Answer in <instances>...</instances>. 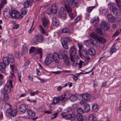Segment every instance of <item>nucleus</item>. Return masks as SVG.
<instances>
[{
  "label": "nucleus",
  "instance_id": "423d86ee",
  "mask_svg": "<svg viewBox=\"0 0 121 121\" xmlns=\"http://www.w3.org/2000/svg\"><path fill=\"white\" fill-rule=\"evenodd\" d=\"M30 53H33V52L36 53V54H40V57L42 58V49L41 48H36L34 47H31V48L29 50Z\"/></svg>",
  "mask_w": 121,
  "mask_h": 121
},
{
  "label": "nucleus",
  "instance_id": "393cba45",
  "mask_svg": "<svg viewBox=\"0 0 121 121\" xmlns=\"http://www.w3.org/2000/svg\"><path fill=\"white\" fill-rule=\"evenodd\" d=\"M59 100L58 99V97H54L53 100V101L52 102L51 104L50 105L51 107L53 105H55L56 104L59 103Z\"/></svg>",
  "mask_w": 121,
  "mask_h": 121
},
{
  "label": "nucleus",
  "instance_id": "ddd939ff",
  "mask_svg": "<svg viewBox=\"0 0 121 121\" xmlns=\"http://www.w3.org/2000/svg\"><path fill=\"white\" fill-rule=\"evenodd\" d=\"M86 43H90L91 44L95 47L97 48H99L100 46V43L99 42H98L97 41L95 42V41L91 39L87 41Z\"/></svg>",
  "mask_w": 121,
  "mask_h": 121
},
{
  "label": "nucleus",
  "instance_id": "dca6fc26",
  "mask_svg": "<svg viewBox=\"0 0 121 121\" xmlns=\"http://www.w3.org/2000/svg\"><path fill=\"white\" fill-rule=\"evenodd\" d=\"M35 39L38 42L40 43L42 42L44 40V38L40 34H38L36 36Z\"/></svg>",
  "mask_w": 121,
  "mask_h": 121
},
{
  "label": "nucleus",
  "instance_id": "9b49d317",
  "mask_svg": "<svg viewBox=\"0 0 121 121\" xmlns=\"http://www.w3.org/2000/svg\"><path fill=\"white\" fill-rule=\"evenodd\" d=\"M69 53L70 54V58L71 60L73 56L77 54V51L76 48L74 46H73L70 48L69 50Z\"/></svg>",
  "mask_w": 121,
  "mask_h": 121
},
{
  "label": "nucleus",
  "instance_id": "09e8293b",
  "mask_svg": "<svg viewBox=\"0 0 121 121\" xmlns=\"http://www.w3.org/2000/svg\"><path fill=\"white\" fill-rule=\"evenodd\" d=\"M13 110H12L11 108H9L6 111V115L7 116H9L11 113L12 111Z\"/></svg>",
  "mask_w": 121,
  "mask_h": 121
},
{
  "label": "nucleus",
  "instance_id": "39448f33",
  "mask_svg": "<svg viewBox=\"0 0 121 121\" xmlns=\"http://www.w3.org/2000/svg\"><path fill=\"white\" fill-rule=\"evenodd\" d=\"M52 54H48L44 60V63L45 65H50L53 61Z\"/></svg>",
  "mask_w": 121,
  "mask_h": 121
},
{
  "label": "nucleus",
  "instance_id": "ea45409f",
  "mask_svg": "<svg viewBox=\"0 0 121 121\" xmlns=\"http://www.w3.org/2000/svg\"><path fill=\"white\" fill-rule=\"evenodd\" d=\"M116 45L114 44L112 46L111 49L110 51V53H111L112 54L113 53L115 52L117 50L115 48Z\"/></svg>",
  "mask_w": 121,
  "mask_h": 121
},
{
  "label": "nucleus",
  "instance_id": "a19ab883",
  "mask_svg": "<svg viewBox=\"0 0 121 121\" xmlns=\"http://www.w3.org/2000/svg\"><path fill=\"white\" fill-rule=\"evenodd\" d=\"M94 6L89 7H88L86 9V11L88 13H90L92 10L94 8Z\"/></svg>",
  "mask_w": 121,
  "mask_h": 121
},
{
  "label": "nucleus",
  "instance_id": "5701e85b",
  "mask_svg": "<svg viewBox=\"0 0 121 121\" xmlns=\"http://www.w3.org/2000/svg\"><path fill=\"white\" fill-rule=\"evenodd\" d=\"M108 20L110 22H114L115 21V17L112 14H109L107 16Z\"/></svg>",
  "mask_w": 121,
  "mask_h": 121
},
{
  "label": "nucleus",
  "instance_id": "5fc2aeb1",
  "mask_svg": "<svg viewBox=\"0 0 121 121\" xmlns=\"http://www.w3.org/2000/svg\"><path fill=\"white\" fill-rule=\"evenodd\" d=\"M57 113H56L55 114H52L51 116V118L52 119H53L55 118L57 115Z\"/></svg>",
  "mask_w": 121,
  "mask_h": 121
},
{
  "label": "nucleus",
  "instance_id": "f3484780",
  "mask_svg": "<svg viewBox=\"0 0 121 121\" xmlns=\"http://www.w3.org/2000/svg\"><path fill=\"white\" fill-rule=\"evenodd\" d=\"M27 107H26L25 105L23 104H22L19 106V109L21 112L24 113L27 110Z\"/></svg>",
  "mask_w": 121,
  "mask_h": 121
},
{
  "label": "nucleus",
  "instance_id": "774afa93",
  "mask_svg": "<svg viewBox=\"0 0 121 121\" xmlns=\"http://www.w3.org/2000/svg\"><path fill=\"white\" fill-rule=\"evenodd\" d=\"M115 21L114 22H119L121 20V19L119 17H117L116 18H115Z\"/></svg>",
  "mask_w": 121,
  "mask_h": 121
},
{
  "label": "nucleus",
  "instance_id": "603ef678",
  "mask_svg": "<svg viewBox=\"0 0 121 121\" xmlns=\"http://www.w3.org/2000/svg\"><path fill=\"white\" fill-rule=\"evenodd\" d=\"M28 2L27 1L25 2L23 4L24 7H23V8H25L26 9L27 8L29 7V4Z\"/></svg>",
  "mask_w": 121,
  "mask_h": 121
},
{
  "label": "nucleus",
  "instance_id": "69168bd1",
  "mask_svg": "<svg viewBox=\"0 0 121 121\" xmlns=\"http://www.w3.org/2000/svg\"><path fill=\"white\" fill-rule=\"evenodd\" d=\"M19 52H16L14 54V55L15 57L17 58H18L19 57Z\"/></svg>",
  "mask_w": 121,
  "mask_h": 121
},
{
  "label": "nucleus",
  "instance_id": "f257e3e1",
  "mask_svg": "<svg viewBox=\"0 0 121 121\" xmlns=\"http://www.w3.org/2000/svg\"><path fill=\"white\" fill-rule=\"evenodd\" d=\"M78 0H66L64 2L65 8L68 12L71 10V8L69 4L73 8H74L77 4Z\"/></svg>",
  "mask_w": 121,
  "mask_h": 121
},
{
  "label": "nucleus",
  "instance_id": "aec40b11",
  "mask_svg": "<svg viewBox=\"0 0 121 121\" xmlns=\"http://www.w3.org/2000/svg\"><path fill=\"white\" fill-rule=\"evenodd\" d=\"M52 23L53 26L57 27L59 26V22L57 19L55 17H53L52 19Z\"/></svg>",
  "mask_w": 121,
  "mask_h": 121
},
{
  "label": "nucleus",
  "instance_id": "6e6552de",
  "mask_svg": "<svg viewBox=\"0 0 121 121\" xmlns=\"http://www.w3.org/2000/svg\"><path fill=\"white\" fill-rule=\"evenodd\" d=\"M57 8L55 4L53 5L51 8H48L47 11V13L49 15L51 13L53 14H56L57 12Z\"/></svg>",
  "mask_w": 121,
  "mask_h": 121
},
{
  "label": "nucleus",
  "instance_id": "9d476101",
  "mask_svg": "<svg viewBox=\"0 0 121 121\" xmlns=\"http://www.w3.org/2000/svg\"><path fill=\"white\" fill-rule=\"evenodd\" d=\"M100 26L101 29L107 30L109 29L110 25L108 22L105 21H103L101 23Z\"/></svg>",
  "mask_w": 121,
  "mask_h": 121
},
{
  "label": "nucleus",
  "instance_id": "c756f323",
  "mask_svg": "<svg viewBox=\"0 0 121 121\" xmlns=\"http://www.w3.org/2000/svg\"><path fill=\"white\" fill-rule=\"evenodd\" d=\"M28 49L26 45H24L22 49V53L23 54H25L28 51Z\"/></svg>",
  "mask_w": 121,
  "mask_h": 121
},
{
  "label": "nucleus",
  "instance_id": "e433bc0d",
  "mask_svg": "<svg viewBox=\"0 0 121 121\" xmlns=\"http://www.w3.org/2000/svg\"><path fill=\"white\" fill-rule=\"evenodd\" d=\"M98 22L99 20L97 18L96 19L95 18H94L91 20V22L92 23H93V25H95Z\"/></svg>",
  "mask_w": 121,
  "mask_h": 121
},
{
  "label": "nucleus",
  "instance_id": "13d9d810",
  "mask_svg": "<svg viewBox=\"0 0 121 121\" xmlns=\"http://www.w3.org/2000/svg\"><path fill=\"white\" fill-rule=\"evenodd\" d=\"M120 33V32H119V30H117L115 33H114V36H117Z\"/></svg>",
  "mask_w": 121,
  "mask_h": 121
},
{
  "label": "nucleus",
  "instance_id": "1a4fd4ad",
  "mask_svg": "<svg viewBox=\"0 0 121 121\" xmlns=\"http://www.w3.org/2000/svg\"><path fill=\"white\" fill-rule=\"evenodd\" d=\"M10 16L12 18L14 19L18 18L20 17L21 18L23 17L22 16H20V14L19 13L15 10H13L11 11Z\"/></svg>",
  "mask_w": 121,
  "mask_h": 121
},
{
  "label": "nucleus",
  "instance_id": "7c9ffc66",
  "mask_svg": "<svg viewBox=\"0 0 121 121\" xmlns=\"http://www.w3.org/2000/svg\"><path fill=\"white\" fill-rule=\"evenodd\" d=\"M27 111V113L29 116L32 117H34L35 116V113L32 112L31 110L28 109Z\"/></svg>",
  "mask_w": 121,
  "mask_h": 121
},
{
  "label": "nucleus",
  "instance_id": "a211bd4d",
  "mask_svg": "<svg viewBox=\"0 0 121 121\" xmlns=\"http://www.w3.org/2000/svg\"><path fill=\"white\" fill-rule=\"evenodd\" d=\"M82 97L84 100L86 101H89L91 98V96L90 95L87 93H85L83 94Z\"/></svg>",
  "mask_w": 121,
  "mask_h": 121
},
{
  "label": "nucleus",
  "instance_id": "37998d69",
  "mask_svg": "<svg viewBox=\"0 0 121 121\" xmlns=\"http://www.w3.org/2000/svg\"><path fill=\"white\" fill-rule=\"evenodd\" d=\"M63 41H65V42L67 43L69 42H71V40L69 37H65V40H63Z\"/></svg>",
  "mask_w": 121,
  "mask_h": 121
},
{
  "label": "nucleus",
  "instance_id": "3c124183",
  "mask_svg": "<svg viewBox=\"0 0 121 121\" xmlns=\"http://www.w3.org/2000/svg\"><path fill=\"white\" fill-rule=\"evenodd\" d=\"M77 111L78 113L79 114H82L84 112V111L81 108H79L77 110Z\"/></svg>",
  "mask_w": 121,
  "mask_h": 121
},
{
  "label": "nucleus",
  "instance_id": "473e14b6",
  "mask_svg": "<svg viewBox=\"0 0 121 121\" xmlns=\"http://www.w3.org/2000/svg\"><path fill=\"white\" fill-rule=\"evenodd\" d=\"M77 99V97L76 96L74 95L73 94H72L69 97L70 100L72 101H74L76 100Z\"/></svg>",
  "mask_w": 121,
  "mask_h": 121
},
{
  "label": "nucleus",
  "instance_id": "79ce46f5",
  "mask_svg": "<svg viewBox=\"0 0 121 121\" xmlns=\"http://www.w3.org/2000/svg\"><path fill=\"white\" fill-rule=\"evenodd\" d=\"M73 63H72V65L73 66H75L77 64V60L74 59L73 57L72 58V60H71Z\"/></svg>",
  "mask_w": 121,
  "mask_h": 121
},
{
  "label": "nucleus",
  "instance_id": "864d4df0",
  "mask_svg": "<svg viewBox=\"0 0 121 121\" xmlns=\"http://www.w3.org/2000/svg\"><path fill=\"white\" fill-rule=\"evenodd\" d=\"M72 10L69 12H68L67 11V13H69V15L70 17L72 19H73L75 18V17L73 16V13H72L71 12Z\"/></svg>",
  "mask_w": 121,
  "mask_h": 121
},
{
  "label": "nucleus",
  "instance_id": "6ab92c4d",
  "mask_svg": "<svg viewBox=\"0 0 121 121\" xmlns=\"http://www.w3.org/2000/svg\"><path fill=\"white\" fill-rule=\"evenodd\" d=\"M3 14L4 17L6 19H8L10 15L9 10L5 9L4 11Z\"/></svg>",
  "mask_w": 121,
  "mask_h": 121
},
{
  "label": "nucleus",
  "instance_id": "680f3d73",
  "mask_svg": "<svg viewBox=\"0 0 121 121\" xmlns=\"http://www.w3.org/2000/svg\"><path fill=\"white\" fill-rule=\"evenodd\" d=\"M80 16H78L75 19L74 21L75 23H77L80 19Z\"/></svg>",
  "mask_w": 121,
  "mask_h": 121
},
{
  "label": "nucleus",
  "instance_id": "2eb2a0df",
  "mask_svg": "<svg viewBox=\"0 0 121 121\" xmlns=\"http://www.w3.org/2000/svg\"><path fill=\"white\" fill-rule=\"evenodd\" d=\"M43 25V26L46 29H47L48 28V22L47 18L45 17H44L42 18Z\"/></svg>",
  "mask_w": 121,
  "mask_h": 121
},
{
  "label": "nucleus",
  "instance_id": "338daca9",
  "mask_svg": "<svg viewBox=\"0 0 121 121\" xmlns=\"http://www.w3.org/2000/svg\"><path fill=\"white\" fill-rule=\"evenodd\" d=\"M85 57L86 59L87 60V63H86V64L89 61V60L90 59V58L89 57L88 55H86L85 56Z\"/></svg>",
  "mask_w": 121,
  "mask_h": 121
},
{
  "label": "nucleus",
  "instance_id": "bf43d9fd",
  "mask_svg": "<svg viewBox=\"0 0 121 121\" xmlns=\"http://www.w3.org/2000/svg\"><path fill=\"white\" fill-rule=\"evenodd\" d=\"M97 86V83L96 82L94 81L93 82V87L95 88V91L96 90L95 89V87Z\"/></svg>",
  "mask_w": 121,
  "mask_h": 121
},
{
  "label": "nucleus",
  "instance_id": "cd10ccee",
  "mask_svg": "<svg viewBox=\"0 0 121 121\" xmlns=\"http://www.w3.org/2000/svg\"><path fill=\"white\" fill-rule=\"evenodd\" d=\"M89 53L92 56H94L95 55V51L94 48H91L89 50Z\"/></svg>",
  "mask_w": 121,
  "mask_h": 121
},
{
  "label": "nucleus",
  "instance_id": "b1692460",
  "mask_svg": "<svg viewBox=\"0 0 121 121\" xmlns=\"http://www.w3.org/2000/svg\"><path fill=\"white\" fill-rule=\"evenodd\" d=\"M6 65H7L3 61L0 63V71L2 72L4 71L5 69Z\"/></svg>",
  "mask_w": 121,
  "mask_h": 121
},
{
  "label": "nucleus",
  "instance_id": "7ed1b4c3",
  "mask_svg": "<svg viewBox=\"0 0 121 121\" xmlns=\"http://www.w3.org/2000/svg\"><path fill=\"white\" fill-rule=\"evenodd\" d=\"M90 35L92 38L101 44L104 43L106 41V39L104 38L97 35L95 33H92Z\"/></svg>",
  "mask_w": 121,
  "mask_h": 121
},
{
  "label": "nucleus",
  "instance_id": "c9c22d12",
  "mask_svg": "<svg viewBox=\"0 0 121 121\" xmlns=\"http://www.w3.org/2000/svg\"><path fill=\"white\" fill-rule=\"evenodd\" d=\"M112 11L113 13L117 16H118L119 15V14L117 13V11L118 9L116 7L113 8L112 9Z\"/></svg>",
  "mask_w": 121,
  "mask_h": 121
},
{
  "label": "nucleus",
  "instance_id": "f8f14e48",
  "mask_svg": "<svg viewBox=\"0 0 121 121\" xmlns=\"http://www.w3.org/2000/svg\"><path fill=\"white\" fill-rule=\"evenodd\" d=\"M58 15L60 17L63 19H65L66 17V13L63 7L61 8L59 12Z\"/></svg>",
  "mask_w": 121,
  "mask_h": 121
},
{
  "label": "nucleus",
  "instance_id": "a878e982",
  "mask_svg": "<svg viewBox=\"0 0 121 121\" xmlns=\"http://www.w3.org/2000/svg\"><path fill=\"white\" fill-rule=\"evenodd\" d=\"M75 113L74 112H72L71 113L67 114L66 119L69 120L71 119L72 118L75 117Z\"/></svg>",
  "mask_w": 121,
  "mask_h": 121
},
{
  "label": "nucleus",
  "instance_id": "4d7b16f0",
  "mask_svg": "<svg viewBox=\"0 0 121 121\" xmlns=\"http://www.w3.org/2000/svg\"><path fill=\"white\" fill-rule=\"evenodd\" d=\"M114 4L113 3H109L108 5V7L110 9V10L113 7Z\"/></svg>",
  "mask_w": 121,
  "mask_h": 121
},
{
  "label": "nucleus",
  "instance_id": "4468645a",
  "mask_svg": "<svg viewBox=\"0 0 121 121\" xmlns=\"http://www.w3.org/2000/svg\"><path fill=\"white\" fill-rule=\"evenodd\" d=\"M75 117L78 121H86V120L85 117H83L82 115L80 114L77 115Z\"/></svg>",
  "mask_w": 121,
  "mask_h": 121
},
{
  "label": "nucleus",
  "instance_id": "0eeeda50",
  "mask_svg": "<svg viewBox=\"0 0 121 121\" xmlns=\"http://www.w3.org/2000/svg\"><path fill=\"white\" fill-rule=\"evenodd\" d=\"M64 51V50L60 51L58 53V54L56 53L55 52L52 55L53 60V59L54 61L56 63H58L59 61V59H60V54Z\"/></svg>",
  "mask_w": 121,
  "mask_h": 121
},
{
  "label": "nucleus",
  "instance_id": "a18cd8bd",
  "mask_svg": "<svg viewBox=\"0 0 121 121\" xmlns=\"http://www.w3.org/2000/svg\"><path fill=\"white\" fill-rule=\"evenodd\" d=\"M4 99L6 100H7L9 99V96L7 93H4Z\"/></svg>",
  "mask_w": 121,
  "mask_h": 121
},
{
  "label": "nucleus",
  "instance_id": "49530a36",
  "mask_svg": "<svg viewBox=\"0 0 121 121\" xmlns=\"http://www.w3.org/2000/svg\"><path fill=\"white\" fill-rule=\"evenodd\" d=\"M62 32L64 33H68L69 32V30L67 28H65L63 29L62 30Z\"/></svg>",
  "mask_w": 121,
  "mask_h": 121
},
{
  "label": "nucleus",
  "instance_id": "20e7f679",
  "mask_svg": "<svg viewBox=\"0 0 121 121\" xmlns=\"http://www.w3.org/2000/svg\"><path fill=\"white\" fill-rule=\"evenodd\" d=\"M3 61L7 65H8L9 63H12L14 61V57L11 54H9L7 57H4L3 59Z\"/></svg>",
  "mask_w": 121,
  "mask_h": 121
},
{
  "label": "nucleus",
  "instance_id": "6e6d98bb",
  "mask_svg": "<svg viewBox=\"0 0 121 121\" xmlns=\"http://www.w3.org/2000/svg\"><path fill=\"white\" fill-rule=\"evenodd\" d=\"M66 111L67 113H69L70 112H72V109L70 108H68L66 109Z\"/></svg>",
  "mask_w": 121,
  "mask_h": 121
},
{
  "label": "nucleus",
  "instance_id": "4be33fe9",
  "mask_svg": "<svg viewBox=\"0 0 121 121\" xmlns=\"http://www.w3.org/2000/svg\"><path fill=\"white\" fill-rule=\"evenodd\" d=\"M96 117H94L92 114H91L89 115L88 117V121H95L96 120Z\"/></svg>",
  "mask_w": 121,
  "mask_h": 121
},
{
  "label": "nucleus",
  "instance_id": "f704fd0d",
  "mask_svg": "<svg viewBox=\"0 0 121 121\" xmlns=\"http://www.w3.org/2000/svg\"><path fill=\"white\" fill-rule=\"evenodd\" d=\"M96 32L98 35H102L103 34V32L101 28H97Z\"/></svg>",
  "mask_w": 121,
  "mask_h": 121
},
{
  "label": "nucleus",
  "instance_id": "e2e57ef3",
  "mask_svg": "<svg viewBox=\"0 0 121 121\" xmlns=\"http://www.w3.org/2000/svg\"><path fill=\"white\" fill-rule=\"evenodd\" d=\"M63 95H65V97H67L65 98V100H66V99H68L69 98V97H70V96H69V94L68 93L64 94Z\"/></svg>",
  "mask_w": 121,
  "mask_h": 121
},
{
  "label": "nucleus",
  "instance_id": "052dcab7",
  "mask_svg": "<svg viewBox=\"0 0 121 121\" xmlns=\"http://www.w3.org/2000/svg\"><path fill=\"white\" fill-rule=\"evenodd\" d=\"M83 61L81 60L77 64L79 65V68H81L82 67V64Z\"/></svg>",
  "mask_w": 121,
  "mask_h": 121
},
{
  "label": "nucleus",
  "instance_id": "4c0bfd02",
  "mask_svg": "<svg viewBox=\"0 0 121 121\" xmlns=\"http://www.w3.org/2000/svg\"><path fill=\"white\" fill-rule=\"evenodd\" d=\"M7 3V0H2L0 4V8H2Z\"/></svg>",
  "mask_w": 121,
  "mask_h": 121
},
{
  "label": "nucleus",
  "instance_id": "412c9836",
  "mask_svg": "<svg viewBox=\"0 0 121 121\" xmlns=\"http://www.w3.org/2000/svg\"><path fill=\"white\" fill-rule=\"evenodd\" d=\"M83 107L84 110L86 112H88L90 110V106L87 103H85L83 106Z\"/></svg>",
  "mask_w": 121,
  "mask_h": 121
},
{
  "label": "nucleus",
  "instance_id": "bb28decb",
  "mask_svg": "<svg viewBox=\"0 0 121 121\" xmlns=\"http://www.w3.org/2000/svg\"><path fill=\"white\" fill-rule=\"evenodd\" d=\"M99 108V106L97 104H95L92 107V111L94 112H97Z\"/></svg>",
  "mask_w": 121,
  "mask_h": 121
},
{
  "label": "nucleus",
  "instance_id": "58836bf2",
  "mask_svg": "<svg viewBox=\"0 0 121 121\" xmlns=\"http://www.w3.org/2000/svg\"><path fill=\"white\" fill-rule=\"evenodd\" d=\"M27 10L26 8H23L21 10V13L23 15H26L27 14Z\"/></svg>",
  "mask_w": 121,
  "mask_h": 121
},
{
  "label": "nucleus",
  "instance_id": "72a5a7b5",
  "mask_svg": "<svg viewBox=\"0 0 121 121\" xmlns=\"http://www.w3.org/2000/svg\"><path fill=\"white\" fill-rule=\"evenodd\" d=\"M61 43L63 47L65 49L67 50L69 49V48L67 44V43L65 42V41H62Z\"/></svg>",
  "mask_w": 121,
  "mask_h": 121
},
{
  "label": "nucleus",
  "instance_id": "2f4dec72",
  "mask_svg": "<svg viewBox=\"0 0 121 121\" xmlns=\"http://www.w3.org/2000/svg\"><path fill=\"white\" fill-rule=\"evenodd\" d=\"M4 89L5 91L10 93L11 91V89L10 86L8 85H6L4 87Z\"/></svg>",
  "mask_w": 121,
  "mask_h": 121
},
{
  "label": "nucleus",
  "instance_id": "0e129e2a",
  "mask_svg": "<svg viewBox=\"0 0 121 121\" xmlns=\"http://www.w3.org/2000/svg\"><path fill=\"white\" fill-rule=\"evenodd\" d=\"M61 115L63 118H65L66 119V114L64 113H61Z\"/></svg>",
  "mask_w": 121,
  "mask_h": 121
},
{
  "label": "nucleus",
  "instance_id": "de8ad7c7",
  "mask_svg": "<svg viewBox=\"0 0 121 121\" xmlns=\"http://www.w3.org/2000/svg\"><path fill=\"white\" fill-rule=\"evenodd\" d=\"M82 55L83 56H85L88 55V53L87 52L85 49H83L82 52Z\"/></svg>",
  "mask_w": 121,
  "mask_h": 121
},
{
  "label": "nucleus",
  "instance_id": "f03ea898",
  "mask_svg": "<svg viewBox=\"0 0 121 121\" xmlns=\"http://www.w3.org/2000/svg\"><path fill=\"white\" fill-rule=\"evenodd\" d=\"M68 53L65 50L62 52L60 55V59H63L66 65H69L70 64V60L69 57L68 55Z\"/></svg>",
  "mask_w": 121,
  "mask_h": 121
},
{
  "label": "nucleus",
  "instance_id": "c85d7f7f",
  "mask_svg": "<svg viewBox=\"0 0 121 121\" xmlns=\"http://www.w3.org/2000/svg\"><path fill=\"white\" fill-rule=\"evenodd\" d=\"M65 95H62L61 96H59L58 97V99L59 100L61 101L62 102H64V101H65V98L67 97H65Z\"/></svg>",
  "mask_w": 121,
  "mask_h": 121
},
{
  "label": "nucleus",
  "instance_id": "8fccbe9b",
  "mask_svg": "<svg viewBox=\"0 0 121 121\" xmlns=\"http://www.w3.org/2000/svg\"><path fill=\"white\" fill-rule=\"evenodd\" d=\"M17 113V112L16 110H13L10 115L14 117L16 115Z\"/></svg>",
  "mask_w": 121,
  "mask_h": 121
},
{
  "label": "nucleus",
  "instance_id": "c03bdc74",
  "mask_svg": "<svg viewBox=\"0 0 121 121\" xmlns=\"http://www.w3.org/2000/svg\"><path fill=\"white\" fill-rule=\"evenodd\" d=\"M10 67L11 68L13 72H14V70H15V71H17V70L16 69V66L15 65H11Z\"/></svg>",
  "mask_w": 121,
  "mask_h": 121
}]
</instances>
